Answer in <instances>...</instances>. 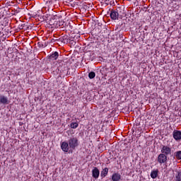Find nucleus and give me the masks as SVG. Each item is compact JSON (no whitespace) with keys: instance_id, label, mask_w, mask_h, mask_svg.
Returning a JSON list of instances; mask_svg holds the SVG:
<instances>
[{"instance_id":"1","label":"nucleus","mask_w":181,"mask_h":181,"mask_svg":"<svg viewBox=\"0 0 181 181\" xmlns=\"http://www.w3.org/2000/svg\"><path fill=\"white\" fill-rule=\"evenodd\" d=\"M68 144L69 148L74 150L78 146V139L77 137H71L68 141Z\"/></svg>"},{"instance_id":"2","label":"nucleus","mask_w":181,"mask_h":181,"mask_svg":"<svg viewBox=\"0 0 181 181\" xmlns=\"http://www.w3.org/2000/svg\"><path fill=\"white\" fill-rule=\"evenodd\" d=\"M161 153L168 156V155H172V148L169 146H162Z\"/></svg>"},{"instance_id":"3","label":"nucleus","mask_w":181,"mask_h":181,"mask_svg":"<svg viewBox=\"0 0 181 181\" xmlns=\"http://www.w3.org/2000/svg\"><path fill=\"white\" fill-rule=\"evenodd\" d=\"M157 160L160 165L166 163V162H168V156L161 153L158 155Z\"/></svg>"},{"instance_id":"4","label":"nucleus","mask_w":181,"mask_h":181,"mask_svg":"<svg viewBox=\"0 0 181 181\" xmlns=\"http://www.w3.org/2000/svg\"><path fill=\"white\" fill-rule=\"evenodd\" d=\"M110 16L112 21H118V19H119V16L118 14V12L116 11L115 9L110 11Z\"/></svg>"},{"instance_id":"5","label":"nucleus","mask_w":181,"mask_h":181,"mask_svg":"<svg viewBox=\"0 0 181 181\" xmlns=\"http://www.w3.org/2000/svg\"><path fill=\"white\" fill-rule=\"evenodd\" d=\"M173 138H174L177 142L181 141V132L179 130H174L173 132Z\"/></svg>"},{"instance_id":"6","label":"nucleus","mask_w":181,"mask_h":181,"mask_svg":"<svg viewBox=\"0 0 181 181\" xmlns=\"http://www.w3.org/2000/svg\"><path fill=\"white\" fill-rule=\"evenodd\" d=\"M92 177L93 179H98L100 177V170L97 167H93V169L92 170Z\"/></svg>"},{"instance_id":"7","label":"nucleus","mask_w":181,"mask_h":181,"mask_svg":"<svg viewBox=\"0 0 181 181\" xmlns=\"http://www.w3.org/2000/svg\"><path fill=\"white\" fill-rule=\"evenodd\" d=\"M115 10L119 14V16H120V18H122V16L125 15V6H119Z\"/></svg>"},{"instance_id":"8","label":"nucleus","mask_w":181,"mask_h":181,"mask_svg":"<svg viewBox=\"0 0 181 181\" xmlns=\"http://www.w3.org/2000/svg\"><path fill=\"white\" fill-rule=\"evenodd\" d=\"M61 148L64 152H69V149H70V146L69 145V142L64 141L61 144Z\"/></svg>"},{"instance_id":"9","label":"nucleus","mask_w":181,"mask_h":181,"mask_svg":"<svg viewBox=\"0 0 181 181\" xmlns=\"http://www.w3.org/2000/svg\"><path fill=\"white\" fill-rule=\"evenodd\" d=\"M121 174L119 173H115L112 175V180L111 181H121Z\"/></svg>"},{"instance_id":"10","label":"nucleus","mask_w":181,"mask_h":181,"mask_svg":"<svg viewBox=\"0 0 181 181\" xmlns=\"http://www.w3.org/2000/svg\"><path fill=\"white\" fill-rule=\"evenodd\" d=\"M19 13H22V8L17 7L11 11V15L13 16H16Z\"/></svg>"},{"instance_id":"11","label":"nucleus","mask_w":181,"mask_h":181,"mask_svg":"<svg viewBox=\"0 0 181 181\" xmlns=\"http://www.w3.org/2000/svg\"><path fill=\"white\" fill-rule=\"evenodd\" d=\"M57 59H59V52H54L49 56L50 60H57Z\"/></svg>"},{"instance_id":"12","label":"nucleus","mask_w":181,"mask_h":181,"mask_svg":"<svg viewBox=\"0 0 181 181\" xmlns=\"http://www.w3.org/2000/svg\"><path fill=\"white\" fill-rule=\"evenodd\" d=\"M108 175V168H105L101 172H100V177L102 178L105 177Z\"/></svg>"},{"instance_id":"13","label":"nucleus","mask_w":181,"mask_h":181,"mask_svg":"<svg viewBox=\"0 0 181 181\" xmlns=\"http://www.w3.org/2000/svg\"><path fill=\"white\" fill-rule=\"evenodd\" d=\"M1 104H8V98L4 95H0Z\"/></svg>"},{"instance_id":"14","label":"nucleus","mask_w":181,"mask_h":181,"mask_svg":"<svg viewBox=\"0 0 181 181\" xmlns=\"http://www.w3.org/2000/svg\"><path fill=\"white\" fill-rule=\"evenodd\" d=\"M174 158L177 159V160H181V151H175L174 153Z\"/></svg>"},{"instance_id":"15","label":"nucleus","mask_w":181,"mask_h":181,"mask_svg":"<svg viewBox=\"0 0 181 181\" xmlns=\"http://www.w3.org/2000/svg\"><path fill=\"white\" fill-rule=\"evenodd\" d=\"M175 181H181V170L176 171Z\"/></svg>"},{"instance_id":"16","label":"nucleus","mask_w":181,"mask_h":181,"mask_svg":"<svg viewBox=\"0 0 181 181\" xmlns=\"http://www.w3.org/2000/svg\"><path fill=\"white\" fill-rule=\"evenodd\" d=\"M158 170L151 171V177L152 179H156L158 177Z\"/></svg>"},{"instance_id":"17","label":"nucleus","mask_w":181,"mask_h":181,"mask_svg":"<svg viewBox=\"0 0 181 181\" xmlns=\"http://www.w3.org/2000/svg\"><path fill=\"white\" fill-rule=\"evenodd\" d=\"M70 127L72 128V129H76V128L78 127V123H77V122H71L70 124Z\"/></svg>"},{"instance_id":"18","label":"nucleus","mask_w":181,"mask_h":181,"mask_svg":"<svg viewBox=\"0 0 181 181\" xmlns=\"http://www.w3.org/2000/svg\"><path fill=\"white\" fill-rule=\"evenodd\" d=\"M88 77L92 80V78H94L95 77V72L91 71L88 74Z\"/></svg>"},{"instance_id":"19","label":"nucleus","mask_w":181,"mask_h":181,"mask_svg":"<svg viewBox=\"0 0 181 181\" xmlns=\"http://www.w3.org/2000/svg\"><path fill=\"white\" fill-rule=\"evenodd\" d=\"M56 4H59V0H50L49 6H52V5H56Z\"/></svg>"},{"instance_id":"20","label":"nucleus","mask_w":181,"mask_h":181,"mask_svg":"<svg viewBox=\"0 0 181 181\" xmlns=\"http://www.w3.org/2000/svg\"><path fill=\"white\" fill-rule=\"evenodd\" d=\"M69 6H74V1L72 0H69V4H68Z\"/></svg>"},{"instance_id":"21","label":"nucleus","mask_w":181,"mask_h":181,"mask_svg":"<svg viewBox=\"0 0 181 181\" xmlns=\"http://www.w3.org/2000/svg\"><path fill=\"white\" fill-rule=\"evenodd\" d=\"M38 47H43V44L42 42H37Z\"/></svg>"},{"instance_id":"22","label":"nucleus","mask_w":181,"mask_h":181,"mask_svg":"<svg viewBox=\"0 0 181 181\" xmlns=\"http://www.w3.org/2000/svg\"><path fill=\"white\" fill-rule=\"evenodd\" d=\"M44 2H46V4L49 6L50 4V0H44Z\"/></svg>"},{"instance_id":"23","label":"nucleus","mask_w":181,"mask_h":181,"mask_svg":"<svg viewBox=\"0 0 181 181\" xmlns=\"http://www.w3.org/2000/svg\"><path fill=\"white\" fill-rule=\"evenodd\" d=\"M49 25H54V23H53V21H52V20H50V21H49Z\"/></svg>"},{"instance_id":"24","label":"nucleus","mask_w":181,"mask_h":181,"mask_svg":"<svg viewBox=\"0 0 181 181\" xmlns=\"http://www.w3.org/2000/svg\"><path fill=\"white\" fill-rule=\"evenodd\" d=\"M65 3H66L67 5H69V4H70V0H66V1H65Z\"/></svg>"},{"instance_id":"25","label":"nucleus","mask_w":181,"mask_h":181,"mask_svg":"<svg viewBox=\"0 0 181 181\" xmlns=\"http://www.w3.org/2000/svg\"><path fill=\"white\" fill-rule=\"evenodd\" d=\"M57 40L52 39V42H56Z\"/></svg>"},{"instance_id":"26","label":"nucleus","mask_w":181,"mask_h":181,"mask_svg":"<svg viewBox=\"0 0 181 181\" xmlns=\"http://www.w3.org/2000/svg\"><path fill=\"white\" fill-rule=\"evenodd\" d=\"M105 2H108V0H106ZM106 4H107V5H108V3H106Z\"/></svg>"},{"instance_id":"27","label":"nucleus","mask_w":181,"mask_h":181,"mask_svg":"<svg viewBox=\"0 0 181 181\" xmlns=\"http://www.w3.org/2000/svg\"><path fill=\"white\" fill-rule=\"evenodd\" d=\"M0 33H1V31H0Z\"/></svg>"}]
</instances>
